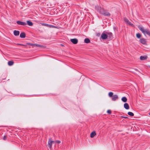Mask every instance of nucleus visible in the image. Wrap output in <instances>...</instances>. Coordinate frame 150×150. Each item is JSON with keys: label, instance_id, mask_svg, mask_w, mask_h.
I'll list each match as a JSON object with an SVG mask.
<instances>
[{"label": "nucleus", "instance_id": "obj_1", "mask_svg": "<svg viewBox=\"0 0 150 150\" xmlns=\"http://www.w3.org/2000/svg\"><path fill=\"white\" fill-rule=\"evenodd\" d=\"M98 11L101 14L105 16H109L110 15V14L107 10H105L101 8H99L98 10Z\"/></svg>", "mask_w": 150, "mask_h": 150}, {"label": "nucleus", "instance_id": "obj_2", "mask_svg": "<svg viewBox=\"0 0 150 150\" xmlns=\"http://www.w3.org/2000/svg\"><path fill=\"white\" fill-rule=\"evenodd\" d=\"M139 28L144 35H147L150 36V31L149 29L144 28L142 27H139Z\"/></svg>", "mask_w": 150, "mask_h": 150}, {"label": "nucleus", "instance_id": "obj_3", "mask_svg": "<svg viewBox=\"0 0 150 150\" xmlns=\"http://www.w3.org/2000/svg\"><path fill=\"white\" fill-rule=\"evenodd\" d=\"M124 21L128 25H130L132 27H134V25L132 23L128 20V19L126 18H124Z\"/></svg>", "mask_w": 150, "mask_h": 150}, {"label": "nucleus", "instance_id": "obj_4", "mask_svg": "<svg viewBox=\"0 0 150 150\" xmlns=\"http://www.w3.org/2000/svg\"><path fill=\"white\" fill-rule=\"evenodd\" d=\"M101 37L103 40H106L108 38V35L106 33H103L101 34Z\"/></svg>", "mask_w": 150, "mask_h": 150}, {"label": "nucleus", "instance_id": "obj_5", "mask_svg": "<svg viewBox=\"0 0 150 150\" xmlns=\"http://www.w3.org/2000/svg\"><path fill=\"white\" fill-rule=\"evenodd\" d=\"M54 143V141H52L51 139H50L48 142V146L49 147L50 149L51 148L52 144Z\"/></svg>", "mask_w": 150, "mask_h": 150}, {"label": "nucleus", "instance_id": "obj_6", "mask_svg": "<svg viewBox=\"0 0 150 150\" xmlns=\"http://www.w3.org/2000/svg\"><path fill=\"white\" fill-rule=\"evenodd\" d=\"M70 41L74 44H76L78 42V40L76 38L71 39Z\"/></svg>", "mask_w": 150, "mask_h": 150}, {"label": "nucleus", "instance_id": "obj_7", "mask_svg": "<svg viewBox=\"0 0 150 150\" xmlns=\"http://www.w3.org/2000/svg\"><path fill=\"white\" fill-rule=\"evenodd\" d=\"M106 33L107 34V35H108V37H109V39H110V40H111L112 38V33H108L107 32H106Z\"/></svg>", "mask_w": 150, "mask_h": 150}, {"label": "nucleus", "instance_id": "obj_8", "mask_svg": "<svg viewBox=\"0 0 150 150\" xmlns=\"http://www.w3.org/2000/svg\"><path fill=\"white\" fill-rule=\"evenodd\" d=\"M140 42L143 45L146 44V41L145 39L142 38L140 39Z\"/></svg>", "mask_w": 150, "mask_h": 150}, {"label": "nucleus", "instance_id": "obj_9", "mask_svg": "<svg viewBox=\"0 0 150 150\" xmlns=\"http://www.w3.org/2000/svg\"><path fill=\"white\" fill-rule=\"evenodd\" d=\"M17 23L18 25H25L26 24V23L25 22H22L20 21H17Z\"/></svg>", "mask_w": 150, "mask_h": 150}, {"label": "nucleus", "instance_id": "obj_10", "mask_svg": "<svg viewBox=\"0 0 150 150\" xmlns=\"http://www.w3.org/2000/svg\"><path fill=\"white\" fill-rule=\"evenodd\" d=\"M147 58V57L145 55L144 56H141L140 57V59L141 60H146Z\"/></svg>", "mask_w": 150, "mask_h": 150}, {"label": "nucleus", "instance_id": "obj_11", "mask_svg": "<svg viewBox=\"0 0 150 150\" xmlns=\"http://www.w3.org/2000/svg\"><path fill=\"white\" fill-rule=\"evenodd\" d=\"M118 99V96L116 95H114L112 98V100H113L115 101Z\"/></svg>", "mask_w": 150, "mask_h": 150}, {"label": "nucleus", "instance_id": "obj_12", "mask_svg": "<svg viewBox=\"0 0 150 150\" xmlns=\"http://www.w3.org/2000/svg\"><path fill=\"white\" fill-rule=\"evenodd\" d=\"M19 31L18 30H15L13 31V33L15 36L18 35L19 34Z\"/></svg>", "mask_w": 150, "mask_h": 150}, {"label": "nucleus", "instance_id": "obj_13", "mask_svg": "<svg viewBox=\"0 0 150 150\" xmlns=\"http://www.w3.org/2000/svg\"><path fill=\"white\" fill-rule=\"evenodd\" d=\"M20 37L21 38H23L25 37V34L24 32L21 33L20 35Z\"/></svg>", "mask_w": 150, "mask_h": 150}, {"label": "nucleus", "instance_id": "obj_14", "mask_svg": "<svg viewBox=\"0 0 150 150\" xmlns=\"http://www.w3.org/2000/svg\"><path fill=\"white\" fill-rule=\"evenodd\" d=\"M124 107L126 109L128 110L129 109V105L127 103H125L124 104Z\"/></svg>", "mask_w": 150, "mask_h": 150}, {"label": "nucleus", "instance_id": "obj_15", "mask_svg": "<svg viewBox=\"0 0 150 150\" xmlns=\"http://www.w3.org/2000/svg\"><path fill=\"white\" fill-rule=\"evenodd\" d=\"M96 135V134L95 132L94 131L91 133V137L93 138L94 136Z\"/></svg>", "mask_w": 150, "mask_h": 150}, {"label": "nucleus", "instance_id": "obj_16", "mask_svg": "<svg viewBox=\"0 0 150 150\" xmlns=\"http://www.w3.org/2000/svg\"><path fill=\"white\" fill-rule=\"evenodd\" d=\"M84 42L86 43H88L90 42V40L88 38H86L85 39Z\"/></svg>", "mask_w": 150, "mask_h": 150}, {"label": "nucleus", "instance_id": "obj_17", "mask_svg": "<svg viewBox=\"0 0 150 150\" xmlns=\"http://www.w3.org/2000/svg\"><path fill=\"white\" fill-rule=\"evenodd\" d=\"M27 23L28 25L30 26H32L33 25V23L30 21H27Z\"/></svg>", "mask_w": 150, "mask_h": 150}, {"label": "nucleus", "instance_id": "obj_18", "mask_svg": "<svg viewBox=\"0 0 150 150\" xmlns=\"http://www.w3.org/2000/svg\"><path fill=\"white\" fill-rule=\"evenodd\" d=\"M121 100L122 101L124 102H126L127 100V98L125 97H122L121 99Z\"/></svg>", "mask_w": 150, "mask_h": 150}, {"label": "nucleus", "instance_id": "obj_19", "mask_svg": "<svg viewBox=\"0 0 150 150\" xmlns=\"http://www.w3.org/2000/svg\"><path fill=\"white\" fill-rule=\"evenodd\" d=\"M14 62L12 61H9L8 62V64L9 66H11L13 65Z\"/></svg>", "mask_w": 150, "mask_h": 150}, {"label": "nucleus", "instance_id": "obj_20", "mask_svg": "<svg viewBox=\"0 0 150 150\" xmlns=\"http://www.w3.org/2000/svg\"><path fill=\"white\" fill-rule=\"evenodd\" d=\"M128 115L130 116H133L134 115V114L132 112H129L128 113Z\"/></svg>", "mask_w": 150, "mask_h": 150}, {"label": "nucleus", "instance_id": "obj_21", "mask_svg": "<svg viewBox=\"0 0 150 150\" xmlns=\"http://www.w3.org/2000/svg\"><path fill=\"white\" fill-rule=\"evenodd\" d=\"M136 36L137 38H141V35L139 33H138L136 34Z\"/></svg>", "mask_w": 150, "mask_h": 150}, {"label": "nucleus", "instance_id": "obj_22", "mask_svg": "<svg viewBox=\"0 0 150 150\" xmlns=\"http://www.w3.org/2000/svg\"><path fill=\"white\" fill-rule=\"evenodd\" d=\"M108 95L110 97H112L113 96V93L112 92H110L108 93Z\"/></svg>", "mask_w": 150, "mask_h": 150}, {"label": "nucleus", "instance_id": "obj_23", "mask_svg": "<svg viewBox=\"0 0 150 150\" xmlns=\"http://www.w3.org/2000/svg\"><path fill=\"white\" fill-rule=\"evenodd\" d=\"M36 47L43 48L44 47V46L43 45H40L37 44V45H36Z\"/></svg>", "mask_w": 150, "mask_h": 150}, {"label": "nucleus", "instance_id": "obj_24", "mask_svg": "<svg viewBox=\"0 0 150 150\" xmlns=\"http://www.w3.org/2000/svg\"><path fill=\"white\" fill-rule=\"evenodd\" d=\"M54 141V143H57L59 144V143H60V142H61L60 141H59V140H57V141Z\"/></svg>", "mask_w": 150, "mask_h": 150}, {"label": "nucleus", "instance_id": "obj_25", "mask_svg": "<svg viewBox=\"0 0 150 150\" xmlns=\"http://www.w3.org/2000/svg\"><path fill=\"white\" fill-rule=\"evenodd\" d=\"M27 44L28 45H30V46H33V44L31 43H27Z\"/></svg>", "mask_w": 150, "mask_h": 150}, {"label": "nucleus", "instance_id": "obj_26", "mask_svg": "<svg viewBox=\"0 0 150 150\" xmlns=\"http://www.w3.org/2000/svg\"><path fill=\"white\" fill-rule=\"evenodd\" d=\"M107 112L109 114H110L111 113V111L110 110H107Z\"/></svg>", "mask_w": 150, "mask_h": 150}, {"label": "nucleus", "instance_id": "obj_27", "mask_svg": "<svg viewBox=\"0 0 150 150\" xmlns=\"http://www.w3.org/2000/svg\"><path fill=\"white\" fill-rule=\"evenodd\" d=\"M7 137L6 136H4L3 137V139L4 140L6 139Z\"/></svg>", "mask_w": 150, "mask_h": 150}, {"label": "nucleus", "instance_id": "obj_28", "mask_svg": "<svg viewBox=\"0 0 150 150\" xmlns=\"http://www.w3.org/2000/svg\"><path fill=\"white\" fill-rule=\"evenodd\" d=\"M37 45V44H33V47H34V46H36V47Z\"/></svg>", "mask_w": 150, "mask_h": 150}, {"label": "nucleus", "instance_id": "obj_29", "mask_svg": "<svg viewBox=\"0 0 150 150\" xmlns=\"http://www.w3.org/2000/svg\"><path fill=\"white\" fill-rule=\"evenodd\" d=\"M19 45H21V46H25V45H23V44H19Z\"/></svg>", "mask_w": 150, "mask_h": 150}, {"label": "nucleus", "instance_id": "obj_30", "mask_svg": "<svg viewBox=\"0 0 150 150\" xmlns=\"http://www.w3.org/2000/svg\"><path fill=\"white\" fill-rule=\"evenodd\" d=\"M100 35V33H98L97 34V36H99Z\"/></svg>", "mask_w": 150, "mask_h": 150}, {"label": "nucleus", "instance_id": "obj_31", "mask_svg": "<svg viewBox=\"0 0 150 150\" xmlns=\"http://www.w3.org/2000/svg\"><path fill=\"white\" fill-rule=\"evenodd\" d=\"M121 117H124V118H127V117H123V116H122Z\"/></svg>", "mask_w": 150, "mask_h": 150}, {"label": "nucleus", "instance_id": "obj_32", "mask_svg": "<svg viewBox=\"0 0 150 150\" xmlns=\"http://www.w3.org/2000/svg\"><path fill=\"white\" fill-rule=\"evenodd\" d=\"M149 115H150V113H149Z\"/></svg>", "mask_w": 150, "mask_h": 150}, {"label": "nucleus", "instance_id": "obj_33", "mask_svg": "<svg viewBox=\"0 0 150 150\" xmlns=\"http://www.w3.org/2000/svg\"><path fill=\"white\" fill-rule=\"evenodd\" d=\"M149 67L150 68V66H149Z\"/></svg>", "mask_w": 150, "mask_h": 150}]
</instances>
